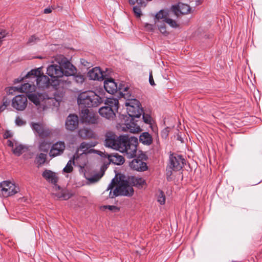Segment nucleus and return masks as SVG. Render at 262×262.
<instances>
[{"label": "nucleus", "mask_w": 262, "mask_h": 262, "mask_svg": "<svg viewBox=\"0 0 262 262\" xmlns=\"http://www.w3.org/2000/svg\"><path fill=\"white\" fill-rule=\"evenodd\" d=\"M171 17H168L166 19H165V23L168 24L171 27L173 28H176L179 27V24L177 22L171 18Z\"/></svg>", "instance_id": "e433bc0d"}, {"label": "nucleus", "mask_w": 262, "mask_h": 262, "mask_svg": "<svg viewBox=\"0 0 262 262\" xmlns=\"http://www.w3.org/2000/svg\"><path fill=\"white\" fill-rule=\"evenodd\" d=\"M122 129L132 133H138L141 130L140 126L133 121V119L132 118H130L129 121H125L123 124Z\"/></svg>", "instance_id": "6ab92c4d"}, {"label": "nucleus", "mask_w": 262, "mask_h": 262, "mask_svg": "<svg viewBox=\"0 0 262 262\" xmlns=\"http://www.w3.org/2000/svg\"><path fill=\"white\" fill-rule=\"evenodd\" d=\"M115 184V183L114 179H113L111 183L108 185L107 190H108L110 189L112 190L114 187Z\"/></svg>", "instance_id": "5fc2aeb1"}, {"label": "nucleus", "mask_w": 262, "mask_h": 262, "mask_svg": "<svg viewBox=\"0 0 262 262\" xmlns=\"http://www.w3.org/2000/svg\"><path fill=\"white\" fill-rule=\"evenodd\" d=\"M74 79L76 83L81 84L84 82L85 78L84 76L80 74H77L74 75Z\"/></svg>", "instance_id": "ea45409f"}, {"label": "nucleus", "mask_w": 262, "mask_h": 262, "mask_svg": "<svg viewBox=\"0 0 262 262\" xmlns=\"http://www.w3.org/2000/svg\"><path fill=\"white\" fill-rule=\"evenodd\" d=\"M16 124L18 126H21L25 124V122L20 117H18L15 120Z\"/></svg>", "instance_id": "8fccbe9b"}, {"label": "nucleus", "mask_w": 262, "mask_h": 262, "mask_svg": "<svg viewBox=\"0 0 262 262\" xmlns=\"http://www.w3.org/2000/svg\"><path fill=\"white\" fill-rule=\"evenodd\" d=\"M28 99L35 105L41 104L44 107L57 106L59 102L54 97V95L45 93H31L28 95Z\"/></svg>", "instance_id": "f03ea898"}, {"label": "nucleus", "mask_w": 262, "mask_h": 262, "mask_svg": "<svg viewBox=\"0 0 262 262\" xmlns=\"http://www.w3.org/2000/svg\"><path fill=\"white\" fill-rule=\"evenodd\" d=\"M139 141L144 145H149L152 142V138L148 133L144 132L140 136Z\"/></svg>", "instance_id": "7c9ffc66"}, {"label": "nucleus", "mask_w": 262, "mask_h": 262, "mask_svg": "<svg viewBox=\"0 0 262 262\" xmlns=\"http://www.w3.org/2000/svg\"><path fill=\"white\" fill-rule=\"evenodd\" d=\"M184 161L182 156L172 154L169 156V167L173 170H180L184 166Z\"/></svg>", "instance_id": "1a4fd4ad"}, {"label": "nucleus", "mask_w": 262, "mask_h": 262, "mask_svg": "<svg viewBox=\"0 0 262 262\" xmlns=\"http://www.w3.org/2000/svg\"><path fill=\"white\" fill-rule=\"evenodd\" d=\"M143 114V119L144 122L146 123L151 125L152 124V119L151 116L147 114Z\"/></svg>", "instance_id": "a19ab883"}, {"label": "nucleus", "mask_w": 262, "mask_h": 262, "mask_svg": "<svg viewBox=\"0 0 262 262\" xmlns=\"http://www.w3.org/2000/svg\"><path fill=\"white\" fill-rule=\"evenodd\" d=\"M133 11L137 17H140L141 15V9L139 6H136L133 7Z\"/></svg>", "instance_id": "c03bdc74"}, {"label": "nucleus", "mask_w": 262, "mask_h": 262, "mask_svg": "<svg viewBox=\"0 0 262 262\" xmlns=\"http://www.w3.org/2000/svg\"><path fill=\"white\" fill-rule=\"evenodd\" d=\"M3 136L5 139H8L12 136V134L11 132L7 130L4 133Z\"/></svg>", "instance_id": "603ef678"}, {"label": "nucleus", "mask_w": 262, "mask_h": 262, "mask_svg": "<svg viewBox=\"0 0 262 262\" xmlns=\"http://www.w3.org/2000/svg\"><path fill=\"white\" fill-rule=\"evenodd\" d=\"M16 90L21 93H30L35 91V85L34 84L25 83L20 86L16 87Z\"/></svg>", "instance_id": "bb28decb"}, {"label": "nucleus", "mask_w": 262, "mask_h": 262, "mask_svg": "<svg viewBox=\"0 0 262 262\" xmlns=\"http://www.w3.org/2000/svg\"><path fill=\"white\" fill-rule=\"evenodd\" d=\"M162 133H163V134H165V137H166L167 136V135H168L167 133V130H165V132H163Z\"/></svg>", "instance_id": "13d9d810"}, {"label": "nucleus", "mask_w": 262, "mask_h": 262, "mask_svg": "<svg viewBox=\"0 0 262 262\" xmlns=\"http://www.w3.org/2000/svg\"><path fill=\"white\" fill-rule=\"evenodd\" d=\"M73 158H74V160H73V161H74L75 159V156H73Z\"/></svg>", "instance_id": "680f3d73"}, {"label": "nucleus", "mask_w": 262, "mask_h": 262, "mask_svg": "<svg viewBox=\"0 0 262 262\" xmlns=\"http://www.w3.org/2000/svg\"><path fill=\"white\" fill-rule=\"evenodd\" d=\"M134 193V189L132 186L126 180H120L118 186L114 189L112 193L111 191L109 196L114 198L118 195L132 196Z\"/></svg>", "instance_id": "39448f33"}, {"label": "nucleus", "mask_w": 262, "mask_h": 262, "mask_svg": "<svg viewBox=\"0 0 262 262\" xmlns=\"http://www.w3.org/2000/svg\"><path fill=\"white\" fill-rule=\"evenodd\" d=\"M158 202L161 205H163L165 202V196L162 191H159L157 196Z\"/></svg>", "instance_id": "4c0bfd02"}, {"label": "nucleus", "mask_w": 262, "mask_h": 262, "mask_svg": "<svg viewBox=\"0 0 262 262\" xmlns=\"http://www.w3.org/2000/svg\"><path fill=\"white\" fill-rule=\"evenodd\" d=\"M26 150L25 146L22 145H16L15 147L13 149V152L17 156H19Z\"/></svg>", "instance_id": "f704fd0d"}, {"label": "nucleus", "mask_w": 262, "mask_h": 262, "mask_svg": "<svg viewBox=\"0 0 262 262\" xmlns=\"http://www.w3.org/2000/svg\"><path fill=\"white\" fill-rule=\"evenodd\" d=\"M108 164L112 162L115 165H120L124 163L125 160L122 156L116 154L112 156L108 155Z\"/></svg>", "instance_id": "cd10ccee"}, {"label": "nucleus", "mask_w": 262, "mask_h": 262, "mask_svg": "<svg viewBox=\"0 0 262 262\" xmlns=\"http://www.w3.org/2000/svg\"><path fill=\"white\" fill-rule=\"evenodd\" d=\"M80 115L81 120L83 123L88 124H95L99 123V119L97 114L90 111L87 108L82 109Z\"/></svg>", "instance_id": "6e6552de"}, {"label": "nucleus", "mask_w": 262, "mask_h": 262, "mask_svg": "<svg viewBox=\"0 0 262 262\" xmlns=\"http://www.w3.org/2000/svg\"><path fill=\"white\" fill-rule=\"evenodd\" d=\"M52 12V10L50 8H46L44 10V13L45 14H48Z\"/></svg>", "instance_id": "6e6d98bb"}, {"label": "nucleus", "mask_w": 262, "mask_h": 262, "mask_svg": "<svg viewBox=\"0 0 262 262\" xmlns=\"http://www.w3.org/2000/svg\"><path fill=\"white\" fill-rule=\"evenodd\" d=\"M63 71V75L66 76H73L76 72L75 67L66 58H63L59 63Z\"/></svg>", "instance_id": "4468645a"}, {"label": "nucleus", "mask_w": 262, "mask_h": 262, "mask_svg": "<svg viewBox=\"0 0 262 262\" xmlns=\"http://www.w3.org/2000/svg\"><path fill=\"white\" fill-rule=\"evenodd\" d=\"M149 82L150 84L151 85H155V82H154V78H153V77H152V72H151L149 74Z\"/></svg>", "instance_id": "864d4df0"}, {"label": "nucleus", "mask_w": 262, "mask_h": 262, "mask_svg": "<svg viewBox=\"0 0 262 262\" xmlns=\"http://www.w3.org/2000/svg\"><path fill=\"white\" fill-rule=\"evenodd\" d=\"M129 180L132 184L138 188H142L146 184L145 181L142 178L132 177Z\"/></svg>", "instance_id": "2f4dec72"}, {"label": "nucleus", "mask_w": 262, "mask_h": 262, "mask_svg": "<svg viewBox=\"0 0 262 262\" xmlns=\"http://www.w3.org/2000/svg\"><path fill=\"white\" fill-rule=\"evenodd\" d=\"M72 196V194L66 193L64 192H62L61 194L58 195V198L62 199L63 200H67L70 199Z\"/></svg>", "instance_id": "a18cd8bd"}, {"label": "nucleus", "mask_w": 262, "mask_h": 262, "mask_svg": "<svg viewBox=\"0 0 262 262\" xmlns=\"http://www.w3.org/2000/svg\"><path fill=\"white\" fill-rule=\"evenodd\" d=\"M117 91L119 92L120 95L127 100L132 98L130 88L125 82L121 81L118 84Z\"/></svg>", "instance_id": "412c9836"}, {"label": "nucleus", "mask_w": 262, "mask_h": 262, "mask_svg": "<svg viewBox=\"0 0 262 262\" xmlns=\"http://www.w3.org/2000/svg\"><path fill=\"white\" fill-rule=\"evenodd\" d=\"M121 144L119 151L127 157V158H132L136 156L137 145L138 144V139L136 137L122 136L121 141Z\"/></svg>", "instance_id": "f257e3e1"}, {"label": "nucleus", "mask_w": 262, "mask_h": 262, "mask_svg": "<svg viewBox=\"0 0 262 262\" xmlns=\"http://www.w3.org/2000/svg\"><path fill=\"white\" fill-rule=\"evenodd\" d=\"M42 177L49 182L53 184H56L58 181V177L55 172L49 170H45L42 174Z\"/></svg>", "instance_id": "a878e982"}, {"label": "nucleus", "mask_w": 262, "mask_h": 262, "mask_svg": "<svg viewBox=\"0 0 262 262\" xmlns=\"http://www.w3.org/2000/svg\"><path fill=\"white\" fill-rule=\"evenodd\" d=\"M46 154L42 153L39 154L36 158L37 163H38L39 165L43 164L46 162Z\"/></svg>", "instance_id": "58836bf2"}, {"label": "nucleus", "mask_w": 262, "mask_h": 262, "mask_svg": "<svg viewBox=\"0 0 262 262\" xmlns=\"http://www.w3.org/2000/svg\"><path fill=\"white\" fill-rule=\"evenodd\" d=\"M63 71V75L66 76H73L76 72L75 67L66 58H63L59 63Z\"/></svg>", "instance_id": "ddd939ff"}, {"label": "nucleus", "mask_w": 262, "mask_h": 262, "mask_svg": "<svg viewBox=\"0 0 262 262\" xmlns=\"http://www.w3.org/2000/svg\"><path fill=\"white\" fill-rule=\"evenodd\" d=\"M72 160L69 161L66 167L63 168V171L64 172L70 173L73 170V167L72 165Z\"/></svg>", "instance_id": "79ce46f5"}, {"label": "nucleus", "mask_w": 262, "mask_h": 262, "mask_svg": "<svg viewBox=\"0 0 262 262\" xmlns=\"http://www.w3.org/2000/svg\"><path fill=\"white\" fill-rule=\"evenodd\" d=\"M125 105L127 107V114L132 119H134V118H139L143 113L140 102L136 99H127V101L125 102Z\"/></svg>", "instance_id": "423d86ee"}, {"label": "nucleus", "mask_w": 262, "mask_h": 262, "mask_svg": "<svg viewBox=\"0 0 262 262\" xmlns=\"http://www.w3.org/2000/svg\"><path fill=\"white\" fill-rule=\"evenodd\" d=\"M149 27V28H151V25H147V27Z\"/></svg>", "instance_id": "bf43d9fd"}, {"label": "nucleus", "mask_w": 262, "mask_h": 262, "mask_svg": "<svg viewBox=\"0 0 262 262\" xmlns=\"http://www.w3.org/2000/svg\"><path fill=\"white\" fill-rule=\"evenodd\" d=\"M28 104L27 97L24 95L16 96L12 100V106L17 111H24Z\"/></svg>", "instance_id": "9d476101"}, {"label": "nucleus", "mask_w": 262, "mask_h": 262, "mask_svg": "<svg viewBox=\"0 0 262 262\" xmlns=\"http://www.w3.org/2000/svg\"><path fill=\"white\" fill-rule=\"evenodd\" d=\"M104 88L110 94H114L117 91L118 84L112 78L107 79L104 81Z\"/></svg>", "instance_id": "5701e85b"}, {"label": "nucleus", "mask_w": 262, "mask_h": 262, "mask_svg": "<svg viewBox=\"0 0 262 262\" xmlns=\"http://www.w3.org/2000/svg\"><path fill=\"white\" fill-rule=\"evenodd\" d=\"M51 146V142L48 141H42L39 146V150L47 152Z\"/></svg>", "instance_id": "72a5a7b5"}, {"label": "nucleus", "mask_w": 262, "mask_h": 262, "mask_svg": "<svg viewBox=\"0 0 262 262\" xmlns=\"http://www.w3.org/2000/svg\"><path fill=\"white\" fill-rule=\"evenodd\" d=\"M47 74L53 78L62 77L63 76V71L62 70L60 64L59 65L53 64L48 66L47 70Z\"/></svg>", "instance_id": "2eb2a0df"}, {"label": "nucleus", "mask_w": 262, "mask_h": 262, "mask_svg": "<svg viewBox=\"0 0 262 262\" xmlns=\"http://www.w3.org/2000/svg\"><path fill=\"white\" fill-rule=\"evenodd\" d=\"M171 9L173 14L178 17L179 13L182 14L188 13L190 11V7L187 4H179L177 6H173Z\"/></svg>", "instance_id": "aec40b11"}, {"label": "nucleus", "mask_w": 262, "mask_h": 262, "mask_svg": "<svg viewBox=\"0 0 262 262\" xmlns=\"http://www.w3.org/2000/svg\"><path fill=\"white\" fill-rule=\"evenodd\" d=\"M11 101L7 97H4L3 99V104L0 106V113L5 110L9 106Z\"/></svg>", "instance_id": "c9c22d12"}, {"label": "nucleus", "mask_w": 262, "mask_h": 262, "mask_svg": "<svg viewBox=\"0 0 262 262\" xmlns=\"http://www.w3.org/2000/svg\"><path fill=\"white\" fill-rule=\"evenodd\" d=\"M25 78H30L32 82L36 81V85L41 89L47 88L50 85L49 78L41 72V68L33 69L28 73Z\"/></svg>", "instance_id": "20e7f679"}, {"label": "nucleus", "mask_w": 262, "mask_h": 262, "mask_svg": "<svg viewBox=\"0 0 262 262\" xmlns=\"http://www.w3.org/2000/svg\"><path fill=\"white\" fill-rule=\"evenodd\" d=\"M7 33L5 30H0V46L2 45L3 39L6 36Z\"/></svg>", "instance_id": "09e8293b"}, {"label": "nucleus", "mask_w": 262, "mask_h": 262, "mask_svg": "<svg viewBox=\"0 0 262 262\" xmlns=\"http://www.w3.org/2000/svg\"><path fill=\"white\" fill-rule=\"evenodd\" d=\"M38 40H39L38 38L36 37L35 35H32L29 38L27 43L32 45L35 43Z\"/></svg>", "instance_id": "49530a36"}, {"label": "nucleus", "mask_w": 262, "mask_h": 262, "mask_svg": "<svg viewBox=\"0 0 262 262\" xmlns=\"http://www.w3.org/2000/svg\"><path fill=\"white\" fill-rule=\"evenodd\" d=\"M121 140L122 136L117 137L114 134H107L105 140V145L113 149L119 150L120 145H121L120 143H121Z\"/></svg>", "instance_id": "9b49d317"}, {"label": "nucleus", "mask_w": 262, "mask_h": 262, "mask_svg": "<svg viewBox=\"0 0 262 262\" xmlns=\"http://www.w3.org/2000/svg\"><path fill=\"white\" fill-rule=\"evenodd\" d=\"M115 112L108 106L101 107L99 110V113L102 117L110 120L113 119L115 118Z\"/></svg>", "instance_id": "b1692460"}, {"label": "nucleus", "mask_w": 262, "mask_h": 262, "mask_svg": "<svg viewBox=\"0 0 262 262\" xmlns=\"http://www.w3.org/2000/svg\"><path fill=\"white\" fill-rule=\"evenodd\" d=\"M103 208H104L105 209H108L110 210L113 211L114 212H117L119 210L117 207L114 206V205L104 206H103Z\"/></svg>", "instance_id": "de8ad7c7"}, {"label": "nucleus", "mask_w": 262, "mask_h": 262, "mask_svg": "<svg viewBox=\"0 0 262 262\" xmlns=\"http://www.w3.org/2000/svg\"><path fill=\"white\" fill-rule=\"evenodd\" d=\"M102 177L99 176L98 175L94 176L90 178H86V179L91 183H95L100 179V178Z\"/></svg>", "instance_id": "37998d69"}, {"label": "nucleus", "mask_w": 262, "mask_h": 262, "mask_svg": "<svg viewBox=\"0 0 262 262\" xmlns=\"http://www.w3.org/2000/svg\"><path fill=\"white\" fill-rule=\"evenodd\" d=\"M105 106H108L115 112H117L119 107V101L117 98H108L105 102Z\"/></svg>", "instance_id": "c756f323"}, {"label": "nucleus", "mask_w": 262, "mask_h": 262, "mask_svg": "<svg viewBox=\"0 0 262 262\" xmlns=\"http://www.w3.org/2000/svg\"><path fill=\"white\" fill-rule=\"evenodd\" d=\"M32 128L41 138L48 137L51 134V132L49 128L44 127L42 125L38 123H33Z\"/></svg>", "instance_id": "4be33fe9"}, {"label": "nucleus", "mask_w": 262, "mask_h": 262, "mask_svg": "<svg viewBox=\"0 0 262 262\" xmlns=\"http://www.w3.org/2000/svg\"><path fill=\"white\" fill-rule=\"evenodd\" d=\"M65 144L63 142L59 141L54 144L50 151L49 155L51 157H55L60 155L65 149Z\"/></svg>", "instance_id": "f3484780"}, {"label": "nucleus", "mask_w": 262, "mask_h": 262, "mask_svg": "<svg viewBox=\"0 0 262 262\" xmlns=\"http://www.w3.org/2000/svg\"><path fill=\"white\" fill-rule=\"evenodd\" d=\"M19 191V188L14 183L4 181L0 183V196L7 198L13 195Z\"/></svg>", "instance_id": "0eeeda50"}, {"label": "nucleus", "mask_w": 262, "mask_h": 262, "mask_svg": "<svg viewBox=\"0 0 262 262\" xmlns=\"http://www.w3.org/2000/svg\"><path fill=\"white\" fill-rule=\"evenodd\" d=\"M7 144L10 147H12L13 146V143L12 141H11L10 140H8Z\"/></svg>", "instance_id": "4d7b16f0"}, {"label": "nucleus", "mask_w": 262, "mask_h": 262, "mask_svg": "<svg viewBox=\"0 0 262 262\" xmlns=\"http://www.w3.org/2000/svg\"><path fill=\"white\" fill-rule=\"evenodd\" d=\"M108 74V70L102 71L99 67H95L88 72V77L94 80H103Z\"/></svg>", "instance_id": "f8f14e48"}, {"label": "nucleus", "mask_w": 262, "mask_h": 262, "mask_svg": "<svg viewBox=\"0 0 262 262\" xmlns=\"http://www.w3.org/2000/svg\"><path fill=\"white\" fill-rule=\"evenodd\" d=\"M77 102L81 107H96L102 102V100L94 92L86 91L79 95Z\"/></svg>", "instance_id": "7ed1b4c3"}, {"label": "nucleus", "mask_w": 262, "mask_h": 262, "mask_svg": "<svg viewBox=\"0 0 262 262\" xmlns=\"http://www.w3.org/2000/svg\"><path fill=\"white\" fill-rule=\"evenodd\" d=\"M173 13L172 9L170 10H161L155 15V24H157L158 21L162 19L163 21L165 22L168 17H172Z\"/></svg>", "instance_id": "393cba45"}, {"label": "nucleus", "mask_w": 262, "mask_h": 262, "mask_svg": "<svg viewBox=\"0 0 262 262\" xmlns=\"http://www.w3.org/2000/svg\"><path fill=\"white\" fill-rule=\"evenodd\" d=\"M95 144L92 142H83L81 143L79 146V150L82 151V154L91 153L94 151L92 148L95 146Z\"/></svg>", "instance_id": "c85d7f7f"}, {"label": "nucleus", "mask_w": 262, "mask_h": 262, "mask_svg": "<svg viewBox=\"0 0 262 262\" xmlns=\"http://www.w3.org/2000/svg\"><path fill=\"white\" fill-rule=\"evenodd\" d=\"M78 135L83 139L90 138L92 136V131L86 128H81L78 131Z\"/></svg>", "instance_id": "473e14b6"}, {"label": "nucleus", "mask_w": 262, "mask_h": 262, "mask_svg": "<svg viewBox=\"0 0 262 262\" xmlns=\"http://www.w3.org/2000/svg\"><path fill=\"white\" fill-rule=\"evenodd\" d=\"M157 25L159 28V30L162 34L166 33L167 32H166V30L165 25L164 24L160 25V26L158 25Z\"/></svg>", "instance_id": "3c124183"}, {"label": "nucleus", "mask_w": 262, "mask_h": 262, "mask_svg": "<svg viewBox=\"0 0 262 262\" xmlns=\"http://www.w3.org/2000/svg\"><path fill=\"white\" fill-rule=\"evenodd\" d=\"M78 118L76 115L71 114L67 118L65 126L67 130L73 131L78 127Z\"/></svg>", "instance_id": "a211bd4d"}, {"label": "nucleus", "mask_w": 262, "mask_h": 262, "mask_svg": "<svg viewBox=\"0 0 262 262\" xmlns=\"http://www.w3.org/2000/svg\"><path fill=\"white\" fill-rule=\"evenodd\" d=\"M129 167L131 169L137 171H144L147 169V164L139 158L133 159L129 163Z\"/></svg>", "instance_id": "dca6fc26"}, {"label": "nucleus", "mask_w": 262, "mask_h": 262, "mask_svg": "<svg viewBox=\"0 0 262 262\" xmlns=\"http://www.w3.org/2000/svg\"><path fill=\"white\" fill-rule=\"evenodd\" d=\"M84 165H83V166L80 165V168H81V169H82V168H84Z\"/></svg>", "instance_id": "052dcab7"}]
</instances>
